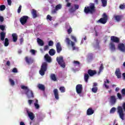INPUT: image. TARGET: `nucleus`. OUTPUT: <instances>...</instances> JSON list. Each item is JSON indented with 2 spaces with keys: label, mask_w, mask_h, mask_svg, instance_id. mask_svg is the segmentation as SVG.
<instances>
[{
  "label": "nucleus",
  "mask_w": 125,
  "mask_h": 125,
  "mask_svg": "<svg viewBox=\"0 0 125 125\" xmlns=\"http://www.w3.org/2000/svg\"><path fill=\"white\" fill-rule=\"evenodd\" d=\"M53 93L55 96V98L56 99V100H59V92H58V89H54L53 90Z\"/></svg>",
  "instance_id": "obj_17"
},
{
  "label": "nucleus",
  "mask_w": 125,
  "mask_h": 125,
  "mask_svg": "<svg viewBox=\"0 0 125 125\" xmlns=\"http://www.w3.org/2000/svg\"><path fill=\"white\" fill-rule=\"evenodd\" d=\"M55 50L54 49H51L49 51V54L51 56H53L55 55Z\"/></svg>",
  "instance_id": "obj_32"
},
{
  "label": "nucleus",
  "mask_w": 125,
  "mask_h": 125,
  "mask_svg": "<svg viewBox=\"0 0 125 125\" xmlns=\"http://www.w3.org/2000/svg\"><path fill=\"white\" fill-rule=\"evenodd\" d=\"M37 42L38 44L40 45V46H43V45L44 44L43 41L40 38H37Z\"/></svg>",
  "instance_id": "obj_27"
},
{
  "label": "nucleus",
  "mask_w": 125,
  "mask_h": 125,
  "mask_svg": "<svg viewBox=\"0 0 125 125\" xmlns=\"http://www.w3.org/2000/svg\"><path fill=\"white\" fill-rule=\"evenodd\" d=\"M73 32V30L72 29V28L71 27H69V28L67 30L68 34H70L71 33Z\"/></svg>",
  "instance_id": "obj_47"
},
{
  "label": "nucleus",
  "mask_w": 125,
  "mask_h": 125,
  "mask_svg": "<svg viewBox=\"0 0 125 125\" xmlns=\"http://www.w3.org/2000/svg\"><path fill=\"white\" fill-rule=\"evenodd\" d=\"M94 114V110L92 109V108L90 107L88 108L86 111V115L87 116H91V115H93Z\"/></svg>",
  "instance_id": "obj_20"
},
{
  "label": "nucleus",
  "mask_w": 125,
  "mask_h": 125,
  "mask_svg": "<svg viewBox=\"0 0 125 125\" xmlns=\"http://www.w3.org/2000/svg\"><path fill=\"white\" fill-rule=\"evenodd\" d=\"M101 2L103 7L107 6V0H101Z\"/></svg>",
  "instance_id": "obj_34"
},
{
  "label": "nucleus",
  "mask_w": 125,
  "mask_h": 125,
  "mask_svg": "<svg viewBox=\"0 0 125 125\" xmlns=\"http://www.w3.org/2000/svg\"><path fill=\"white\" fill-rule=\"evenodd\" d=\"M118 113L119 115V117L122 121L125 120V113H124V109L121 106H119L117 108Z\"/></svg>",
  "instance_id": "obj_5"
},
{
  "label": "nucleus",
  "mask_w": 125,
  "mask_h": 125,
  "mask_svg": "<svg viewBox=\"0 0 125 125\" xmlns=\"http://www.w3.org/2000/svg\"><path fill=\"white\" fill-rule=\"evenodd\" d=\"M97 90H98V88H97V87H93L92 88V91L94 92V93H96Z\"/></svg>",
  "instance_id": "obj_37"
},
{
  "label": "nucleus",
  "mask_w": 125,
  "mask_h": 125,
  "mask_svg": "<svg viewBox=\"0 0 125 125\" xmlns=\"http://www.w3.org/2000/svg\"><path fill=\"white\" fill-rule=\"evenodd\" d=\"M4 9H5V5H1L0 6V10L1 11H3V10H4Z\"/></svg>",
  "instance_id": "obj_39"
},
{
  "label": "nucleus",
  "mask_w": 125,
  "mask_h": 125,
  "mask_svg": "<svg viewBox=\"0 0 125 125\" xmlns=\"http://www.w3.org/2000/svg\"><path fill=\"white\" fill-rule=\"evenodd\" d=\"M6 65L7 66H10V62L9 61H8L7 62H6Z\"/></svg>",
  "instance_id": "obj_60"
},
{
  "label": "nucleus",
  "mask_w": 125,
  "mask_h": 125,
  "mask_svg": "<svg viewBox=\"0 0 125 125\" xmlns=\"http://www.w3.org/2000/svg\"><path fill=\"white\" fill-rule=\"evenodd\" d=\"M103 69H104V67L103 66V63H101L100 67L99 68V73L100 74L101 72H102V70H103Z\"/></svg>",
  "instance_id": "obj_36"
},
{
  "label": "nucleus",
  "mask_w": 125,
  "mask_h": 125,
  "mask_svg": "<svg viewBox=\"0 0 125 125\" xmlns=\"http://www.w3.org/2000/svg\"><path fill=\"white\" fill-rule=\"evenodd\" d=\"M7 1L8 2V4L9 5H11V3H12L11 0H7Z\"/></svg>",
  "instance_id": "obj_59"
},
{
  "label": "nucleus",
  "mask_w": 125,
  "mask_h": 125,
  "mask_svg": "<svg viewBox=\"0 0 125 125\" xmlns=\"http://www.w3.org/2000/svg\"><path fill=\"white\" fill-rule=\"evenodd\" d=\"M50 78L51 79V80L54 82H56V81H57V78L55 74L52 73L50 75Z\"/></svg>",
  "instance_id": "obj_30"
},
{
  "label": "nucleus",
  "mask_w": 125,
  "mask_h": 125,
  "mask_svg": "<svg viewBox=\"0 0 125 125\" xmlns=\"http://www.w3.org/2000/svg\"><path fill=\"white\" fill-rule=\"evenodd\" d=\"M77 93L81 94L83 91V85L81 84H77L76 87Z\"/></svg>",
  "instance_id": "obj_11"
},
{
  "label": "nucleus",
  "mask_w": 125,
  "mask_h": 125,
  "mask_svg": "<svg viewBox=\"0 0 125 125\" xmlns=\"http://www.w3.org/2000/svg\"><path fill=\"white\" fill-rule=\"evenodd\" d=\"M74 7L75 10H77V9H79V8H80V6L78 4H74Z\"/></svg>",
  "instance_id": "obj_51"
},
{
  "label": "nucleus",
  "mask_w": 125,
  "mask_h": 125,
  "mask_svg": "<svg viewBox=\"0 0 125 125\" xmlns=\"http://www.w3.org/2000/svg\"><path fill=\"white\" fill-rule=\"evenodd\" d=\"M117 102V99H116V96H110V103L112 105H115Z\"/></svg>",
  "instance_id": "obj_21"
},
{
  "label": "nucleus",
  "mask_w": 125,
  "mask_h": 125,
  "mask_svg": "<svg viewBox=\"0 0 125 125\" xmlns=\"http://www.w3.org/2000/svg\"><path fill=\"white\" fill-rule=\"evenodd\" d=\"M71 39L75 42H77V38H76V37L73 35H71Z\"/></svg>",
  "instance_id": "obj_45"
},
{
  "label": "nucleus",
  "mask_w": 125,
  "mask_h": 125,
  "mask_svg": "<svg viewBox=\"0 0 125 125\" xmlns=\"http://www.w3.org/2000/svg\"><path fill=\"white\" fill-rule=\"evenodd\" d=\"M25 60L28 65H31L34 63V60L31 57H25Z\"/></svg>",
  "instance_id": "obj_12"
},
{
  "label": "nucleus",
  "mask_w": 125,
  "mask_h": 125,
  "mask_svg": "<svg viewBox=\"0 0 125 125\" xmlns=\"http://www.w3.org/2000/svg\"><path fill=\"white\" fill-rule=\"evenodd\" d=\"M57 61L59 65H60L62 68H65V67H66L65 62H64V60H63V57L60 56V57H57Z\"/></svg>",
  "instance_id": "obj_6"
},
{
  "label": "nucleus",
  "mask_w": 125,
  "mask_h": 125,
  "mask_svg": "<svg viewBox=\"0 0 125 125\" xmlns=\"http://www.w3.org/2000/svg\"><path fill=\"white\" fill-rule=\"evenodd\" d=\"M20 125H25V123L23 122H21L20 123Z\"/></svg>",
  "instance_id": "obj_64"
},
{
  "label": "nucleus",
  "mask_w": 125,
  "mask_h": 125,
  "mask_svg": "<svg viewBox=\"0 0 125 125\" xmlns=\"http://www.w3.org/2000/svg\"><path fill=\"white\" fill-rule=\"evenodd\" d=\"M117 97L119 99H120V100H122L123 99V96L120 93H117Z\"/></svg>",
  "instance_id": "obj_40"
},
{
  "label": "nucleus",
  "mask_w": 125,
  "mask_h": 125,
  "mask_svg": "<svg viewBox=\"0 0 125 125\" xmlns=\"http://www.w3.org/2000/svg\"><path fill=\"white\" fill-rule=\"evenodd\" d=\"M119 7L121 9H124L125 8V5L121 4L120 5Z\"/></svg>",
  "instance_id": "obj_52"
},
{
  "label": "nucleus",
  "mask_w": 125,
  "mask_h": 125,
  "mask_svg": "<svg viewBox=\"0 0 125 125\" xmlns=\"http://www.w3.org/2000/svg\"><path fill=\"white\" fill-rule=\"evenodd\" d=\"M34 106L36 109H40V104H39V100H36L35 103H34Z\"/></svg>",
  "instance_id": "obj_33"
},
{
  "label": "nucleus",
  "mask_w": 125,
  "mask_h": 125,
  "mask_svg": "<svg viewBox=\"0 0 125 125\" xmlns=\"http://www.w3.org/2000/svg\"><path fill=\"white\" fill-rule=\"evenodd\" d=\"M3 20H4V19L3 18V17L0 16V21L1 22H3Z\"/></svg>",
  "instance_id": "obj_54"
},
{
  "label": "nucleus",
  "mask_w": 125,
  "mask_h": 125,
  "mask_svg": "<svg viewBox=\"0 0 125 125\" xmlns=\"http://www.w3.org/2000/svg\"><path fill=\"white\" fill-rule=\"evenodd\" d=\"M61 8H62V5H61V4L57 5L55 6V8L51 11L52 14H55V13H57V11H58V10H60Z\"/></svg>",
  "instance_id": "obj_10"
},
{
  "label": "nucleus",
  "mask_w": 125,
  "mask_h": 125,
  "mask_svg": "<svg viewBox=\"0 0 125 125\" xmlns=\"http://www.w3.org/2000/svg\"><path fill=\"white\" fill-rule=\"evenodd\" d=\"M95 4L94 3H90V5L85 6L84 9L85 14H93L95 13Z\"/></svg>",
  "instance_id": "obj_1"
},
{
  "label": "nucleus",
  "mask_w": 125,
  "mask_h": 125,
  "mask_svg": "<svg viewBox=\"0 0 125 125\" xmlns=\"http://www.w3.org/2000/svg\"><path fill=\"white\" fill-rule=\"evenodd\" d=\"M9 82L11 83V85H12L13 86V85H15V82H14V81H13L12 79H9Z\"/></svg>",
  "instance_id": "obj_41"
},
{
  "label": "nucleus",
  "mask_w": 125,
  "mask_h": 125,
  "mask_svg": "<svg viewBox=\"0 0 125 125\" xmlns=\"http://www.w3.org/2000/svg\"><path fill=\"white\" fill-rule=\"evenodd\" d=\"M21 9H22V6L20 5V6L19 7V8L18 9V13H20V12H21Z\"/></svg>",
  "instance_id": "obj_49"
},
{
  "label": "nucleus",
  "mask_w": 125,
  "mask_h": 125,
  "mask_svg": "<svg viewBox=\"0 0 125 125\" xmlns=\"http://www.w3.org/2000/svg\"><path fill=\"white\" fill-rule=\"evenodd\" d=\"M87 73L90 77H93L94 75H96V74H97L96 70H92V69L88 70Z\"/></svg>",
  "instance_id": "obj_18"
},
{
  "label": "nucleus",
  "mask_w": 125,
  "mask_h": 125,
  "mask_svg": "<svg viewBox=\"0 0 125 125\" xmlns=\"http://www.w3.org/2000/svg\"><path fill=\"white\" fill-rule=\"evenodd\" d=\"M29 19V17L27 16H23L20 18V22L21 23V25H25Z\"/></svg>",
  "instance_id": "obj_9"
},
{
  "label": "nucleus",
  "mask_w": 125,
  "mask_h": 125,
  "mask_svg": "<svg viewBox=\"0 0 125 125\" xmlns=\"http://www.w3.org/2000/svg\"><path fill=\"white\" fill-rule=\"evenodd\" d=\"M122 76L123 77V79L125 80V73H123Z\"/></svg>",
  "instance_id": "obj_63"
},
{
  "label": "nucleus",
  "mask_w": 125,
  "mask_h": 125,
  "mask_svg": "<svg viewBox=\"0 0 125 125\" xmlns=\"http://www.w3.org/2000/svg\"><path fill=\"white\" fill-rule=\"evenodd\" d=\"M73 63L74 64H76V65H80V64H81V63L80 62L77 61H74L73 62Z\"/></svg>",
  "instance_id": "obj_53"
},
{
  "label": "nucleus",
  "mask_w": 125,
  "mask_h": 125,
  "mask_svg": "<svg viewBox=\"0 0 125 125\" xmlns=\"http://www.w3.org/2000/svg\"><path fill=\"white\" fill-rule=\"evenodd\" d=\"M21 89L26 90L25 92V94L27 95V96L29 99H30V98H34V93H33L32 90L29 89V88L25 85H21Z\"/></svg>",
  "instance_id": "obj_2"
},
{
  "label": "nucleus",
  "mask_w": 125,
  "mask_h": 125,
  "mask_svg": "<svg viewBox=\"0 0 125 125\" xmlns=\"http://www.w3.org/2000/svg\"><path fill=\"white\" fill-rule=\"evenodd\" d=\"M13 73H18V70H17V68L16 67H14L12 70Z\"/></svg>",
  "instance_id": "obj_50"
},
{
  "label": "nucleus",
  "mask_w": 125,
  "mask_h": 125,
  "mask_svg": "<svg viewBox=\"0 0 125 125\" xmlns=\"http://www.w3.org/2000/svg\"><path fill=\"white\" fill-rule=\"evenodd\" d=\"M103 17L99 20V22L101 24H106L107 23V20H108V16L106 13H104L103 15Z\"/></svg>",
  "instance_id": "obj_7"
},
{
  "label": "nucleus",
  "mask_w": 125,
  "mask_h": 125,
  "mask_svg": "<svg viewBox=\"0 0 125 125\" xmlns=\"http://www.w3.org/2000/svg\"><path fill=\"white\" fill-rule=\"evenodd\" d=\"M87 73H85L84 75V80L85 83H88V79H89V75Z\"/></svg>",
  "instance_id": "obj_31"
},
{
  "label": "nucleus",
  "mask_w": 125,
  "mask_h": 125,
  "mask_svg": "<svg viewBox=\"0 0 125 125\" xmlns=\"http://www.w3.org/2000/svg\"><path fill=\"white\" fill-rule=\"evenodd\" d=\"M67 2V4H66V7H70V6H71V5L72 4V3L69 2Z\"/></svg>",
  "instance_id": "obj_55"
},
{
  "label": "nucleus",
  "mask_w": 125,
  "mask_h": 125,
  "mask_svg": "<svg viewBox=\"0 0 125 125\" xmlns=\"http://www.w3.org/2000/svg\"><path fill=\"white\" fill-rule=\"evenodd\" d=\"M69 11L70 12L73 13V12H75V11H76V9H75V8H73V7H71L70 9H69Z\"/></svg>",
  "instance_id": "obj_44"
},
{
  "label": "nucleus",
  "mask_w": 125,
  "mask_h": 125,
  "mask_svg": "<svg viewBox=\"0 0 125 125\" xmlns=\"http://www.w3.org/2000/svg\"><path fill=\"white\" fill-rule=\"evenodd\" d=\"M38 87L39 89H40V90H42V91H44V90H45V87L44 86V85L42 84H38Z\"/></svg>",
  "instance_id": "obj_24"
},
{
  "label": "nucleus",
  "mask_w": 125,
  "mask_h": 125,
  "mask_svg": "<svg viewBox=\"0 0 125 125\" xmlns=\"http://www.w3.org/2000/svg\"><path fill=\"white\" fill-rule=\"evenodd\" d=\"M114 18L117 22H120V21H121L123 19V16L115 15L114 16Z\"/></svg>",
  "instance_id": "obj_22"
},
{
  "label": "nucleus",
  "mask_w": 125,
  "mask_h": 125,
  "mask_svg": "<svg viewBox=\"0 0 125 125\" xmlns=\"http://www.w3.org/2000/svg\"><path fill=\"white\" fill-rule=\"evenodd\" d=\"M30 52H31V53H32L34 55L36 54V50H35L34 49L31 50Z\"/></svg>",
  "instance_id": "obj_58"
},
{
  "label": "nucleus",
  "mask_w": 125,
  "mask_h": 125,
  "mask_svg": "<svg viewBox=\"0 0 125 125\" xmlns=\"http://www.w3.org/2000/svg\"><path fill=\"white\" fill-rule=\"evenodd\" d=\"M65 42L68 45H70V44L71 45L73 50H76V48L75 46V42H74L71 41L70 39L68 38L65 39Z\"/></svg>",
  "instance_id": "obj_8"
},
{
  "label": "nucleus",
  "mask_w": 125,
  "mask_h": 125,
  "mask_svg": "<svg viewBox=\"0 0 125 125\" xmlns=\"http://www.w3.org/2000/svg\"><path fill=\"white\" fill-rule=\"evenodd\" d=\"M116 107H112L110 110V113L111 114H114V113H115V112H116Z\"/></svg>",
  "instance_id": "obj_38"
},
{
  "label": "nucleus",
  "mask_w": 125,
  "mask_h": 125,
  "mask_svg": "<svg viewBox=\"0 0 125 125\" xmlns=\"http://www.w3.org/2000/svg\"><path fill=\"white\" fill-rule=\"evenodd\" d=\"M118 48L120 51L122 52H125V44L120 43L118 44Z\"/></svg>",
  "instance_id": "obj_15"
},
{
  "label": "nucleus",
  "mask_w": 125,
  "mask_h": 125,
  "mask_svg": "<svg viewBox=\"0 0 125 125\" xmlns=\"http://www.w3.org/2000/svg\"><path fill=\"white\" fill-rule=\"evenodd\" d=\"M61 92H62V93H64V92H65V91H66V89L65 88V87L64 86H61L59 88Z\"/></svg>",
  "instance_id": "obj_35"
},
{
  "label": "nucleus",
  "mask_w": 125,
  "mask_h": 125,
  "mask_svg": "<svg viewBox=\"0 0 125 125\" xmlns=\"http://www.w3.org/2000/svg\"><path fill=\"white\" fill-rule=\"evenodd\" d=\"M6 33L2 31L0 33V39L2 42L4 41V46H8L9 45V40L7 38H5Z\"/></svg>",
  "instance_id": "obj_3"
},
{
  "label": "nucleus",
  "mask_w": 125,
  "mask_h": 125,
  "mask_svg": "<svg viewBox=\"0 0 125 125\" xmlns=\"http://www.w3.org/2000/svg\"><path fill=\"white\" fill-rule=\"evenodd\" d=\"M12 37L13 38V42H16L18 40V35L17 33H13L12 34Z\"/></svg>",
  "instance_id": "obj_23"
},
{
  "label": "nucleus",
  "mask_w": 125,
  "mask_h": 125,
  "mask_svg": "<svg viewBox=\"0 0 125 125\" xmlns=\"http://www.w3.org/2000/svg\"><path fill=\"white\" fill-rule=\"evenodd\" d=\"M109 49H110L111 51H115V50H116V46L113 42H110L109 43Z\"/></svg>",
  "instance_id": "obj_19"
},
{
  "label": "nucleus",
  "mask_w": 125,
  "mask_h": 125,
  "mask_svg": "<svg viewBox=\"0 0 125 125\" xmlns=\"http://www.w3.org/2000/svg\"><path fill=\"white\" fill-rule=\"evenodd\" d=\"M24 42V40L23 39V38H21L20 39V43H22V42Z\"/></svg>",
  "instance_id": "obj_61"
},
{
  "label": "nucleus",
  "mask_w": 125,
  "mask_h": 125,
  "mask_svg": "<svg viewBox=\"0 0 125 125\" xmlns=\"http://www.w3.org/2000/svg\"><path fill=\"white\" fill-rule=\"evenodd\" d=\"M48 48H49L48 45H45L44 46V51H46L47 50Z\"/></svg>",
  "instance_id": "obj_56"
},
{
  "label": "nucleus",
  "mask_w": 125,
  "mask_h": 125,
  "mask_svg": "<svg viewBox=\"0 0 125 125\" xmlns=\"http://www.w3.org/2000/svg\"><path fill=\"white\" fill-rule=\"evenodd\" d=\"M56 47L57 53H60L61 51H62V46H61V43H60V42H58L56 44Z\"/></svg>",
  "instance_id": "obj_13"
},
{
  "label": "nucleus",
  "mask_w": 125,
  "mask_h": 125,
  "mask_svg": "<svg viewBox=\"0 0 125 125\" xmlns=\"http://www.w3.org/2000/svg\"><path fill=\"white\" fill-rule=\"evenodd\" d=\"M96 86H97V83H94L93 85V87H97Z\"/></svg>",
  "instance_id": "obj_62"
},
{
  "label": "nucleus",
  "mask_w": 125,
  "mask_h": 125,
  "mask_svg": "<svg viewBox=\"0 0 125 125\" xmlns=\"http://www.w3.org/2000/svg\"><path fill=\"white\" fill-rule=\"evenodd\" d=\"M31 14L33 16V18H37L38 17V14H37V10L32 9L31 11Z\"/></svg>",
  "instance_id": "obj_25"
},
{
  "label": "nucleus",
  "mask_w": 125,
  "mask_h": 125,
  "mask_svg": "<svg viewBox=\"0 0 125 125\" xmlns=\"http://www.w3.org/2000/svg\"><path fill=\"white\" fill-rule=\"evenodd\" d=\"M107 83H110V81H109L108 79H106V81H104V85L106 89H109V85H107Z\"/></svg>",
  "instance_id": "obj_28"
},
{
  "label": "nucleus",
  "mask_w": 125,
  "mask_h": 125,
  "mask_svg": "<svg viewBox=\"0 0 125 125\" xmlns=\"http://www.w3.org/2000/svg\"><path fill=\"white\" fill-rule=\"evenodd\" d=\"M115 75L118 79L122 78V73L120 68H117L115 71Z\"/></svg>",
  "instance_id": "obj_16"
},
{
  "label": "nucleus",
  "mask_w": 125,
  "mask_h": 125,
  "mask_svg": "<svg viewBox=\"0 0 125 125\" xmlns=\"http://www.w3.org/2000/svg\"><path fill=\"white\" fill-rule=\"evenodd\" d=\"M48 45L49 46H52V45H53V41H49Z\"/></svg>",
  "instance_id": "obj_48"
},
{
  "label": "nucleus",
  "mask_w": 125,
  "mask_h": 125,
  "mask_svg": "<svg viewBox=\"0 0 125 125\" xmlns=\"http://www.w3.org/2000/svg\"><path fill=\"white\" fill-rule=\"evenodd\" d=\"M27 113L30 120H31V121H33V120L35 119V116H34V113H33V112H29L28 111H27Z\"/></svg>",
  "instance_id": "obj_26"
},
{
  "label": "nucleus",
  "mask_w": 125,
  "mask_h": 125,
  "mask_svg": "<svg viewBox=\"0 0 125 125\" xmlns=\"http://www.w3.org/2000/svg\"><path fill=\"white\" fill-rule=\"evenodd\" d=\"M44 58L47 62H51V58L49 56V55H48V54H46L44 56Z\"/></svg>",
  "instance_id": "obj_29"
},
{
  "label": "nucleus",
  "mask_w": 125,
  "mask_h": 125,
  "mask_svg": "<svg viewBox=\"0 0 125 125\" xmlns=\"http://www.w3.org/2000/svg\"><path fill=\"white\" fill-rule=\"evenodd\" d=\"M121 93L123 96H125V88H123L121 90Z\"/></svg>",
  "instance_id": "obj_46"
},
{
  "label": "nucleus",
  "mask_w": 125,
  "mask_h": 125,
  "mask_svg": "<svg viewBox=\"0 0 125 125\" xmlns=\"http://www.w3.org/2000/svg\"><path fill=\"white\" fill-rule=\"evenodd\" d=\"M28 103L29 104V105H32V103H33V100H29L28 101Z\"/></svg>",
  "instance_id": "obj_57"
},
{
  "label": "nucleus",
  "mask_w": 125,
  "mask_h": 125,
  "mask_svg": "<svg viewBox=\"0 0 125 125\" xmlns=\"http://www.w3.org/2000/svg\"><path fill=\"white\" fill-rule=\"evenodd\" d=\"M46 19H47L48 20H49V21H52V17L50 15H48L46 17Z\"/></svg>",
  "instance_id": "obj_43"
},
{
  "label": "nucleus",
  "mask_w": 125,
  "mask_h": 125,
  "mask_svg": "<svg viewBox=\"0 0 125 125\" xmlns=\"http://www.w3.org/2000/svg\"><path fill=\"white\" fill-rule=\"evenodd\" d=\"M111 42L119 43L120 42V39L116 36H111L110 38Z\"/></svg>",
  "instance_id": "obj_14"
},
{
  "label": "nucleus",
  "mask_w": 125,
  "mask_h": 125,
  "mask_svg": "<svg viewBox=\"0 0 125 125\" xmlns=\"http://www.w3.org/2000/svg\"><path fill=\"white\" fill-rule=\"evenodd\" d=\"M46 70H47V63L44 62L42 63L41 69L39 71V73L41 76H44Z\"/></svg>",
  "instance_id": "obj_4"
},
{
  "label": "nucleus",
  "mask_w": 125,
  "mask_h": 125,
  "mask_svg": "<svg viewBox=\"0 0 125 125\" xmlns=\"http://www.w3.org/2000/svg\"><path fill=\"white\" fill-rule=\"evenodd\" d=\"M0 30H1V31H4V30H5V26L3 25H0Z\"/></svg>",
  "instance_id": "obj_42"
}]
</instances>
